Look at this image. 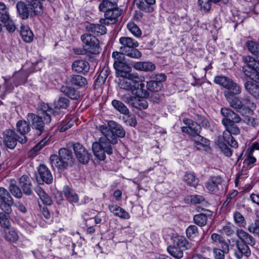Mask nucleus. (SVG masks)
Instances as JSON below:
<instances>
[{
  "label": "nucleus",
  "instance_id": "56",
  "mask_svg": "<svg viewBox=\"0 0 259 259\" xmlns=\"http://www.w3.org/2000/svg\"><path fill=\"white\" fill-rule=\"evenodd\" d=\"M198 5L201 11L208 12L211 8V2L210 0H198Z\"/></svg>",
  "mask_w": 259,
  "mask_h": 259
},
{
  "label": "nucleus",
  "instance_id": "33",
  "mask_svg": "<svg viewBox=\"0 0 259 259\" xmlns=\"http://www.w3.org/2000/svg\"><path fill=\"white\" fill-rule=\"evenodd\" d=\"M19 183L24 193L28 195L31 194V189L29 178L26 175H23L20 178Z\"/></svg>",
  "mask_w": 259,
  "mask_h": 259
},
{
  "label": "nucleus",
  "instance_id": "50",
  "mask_svg": "<svg viewBox=\"0 0 259 259\" xmlns=\"http://www.w3.org/2000/svg\"><path fill=\"white\" fill-rule=\"evenodd\" d=\"M108 75V71L107 69H103L101 71L100 73L98 75V77L96 79L95 82V84L98 86H100L104 84L106 80V78Z\"/></svg>",
  "mask_w": 259,
  "mask_h": 259
},
{
  "label": "nucleus",
  "instance_id": "17",
  "mask_svg": "<svg viewBox=\"0 0 259 259\" xmlns=\"http://www.w3.org/2000/svg\"><path fill=\"white\" fill-rule=\"evenodd\" d=\"M189 137L194 141L195 147L198 150L203 149L209 144V141L201 137L199 133L190 134Z\"/></svg>",
  "mask_w": 259,
  "mask_h": 259
},
{
  "label": "nucleus",
  "instance_id": "7",
  "mask_svg": "<svg viewBox=\"0 0 259 259\" xmlns=\"http://www.w3.org/2000/svg\"><path fill=\"white\" fill-rule=\"evenodd\" d=\"M141 81L136 74H128V75L121 77L117 80L118 87L126 91L134 93L138 87V82Z\"/></svg>",
  "mask_w": 259,
  "mask_h": 259
},
{
  "label": "nucleus",
  "instance_id": "43",
  "mask_svg": "<svg viewBox=\"0 0 259 259\" xmlns=\"http://www.w3.org/2000/svg\"><path fill=\"white\" fill-rule=\"evenodd\" d=\"M5 238L7 240L13 242L17 241L18 235L17 233L13 229H11V227H9V229H5Z\"/></svg>",
  "mask_w": 259,
  "mask_h": 259
},
{
  "label": "nucleus",
  "instance_id": "13",
  "mask_svg": "<svg viewBox=\"0 0 259 259\" xmlns=\"http://www.w3.org/2000/svg\"><path fill=\"white\" fill-rule=\"evenodd\" d=\"M18 136L15 132L12 130L5 131L3 134V141L5 146L10 149H14L18 141Z\"/></svg>",
  "mask_w": 259,
  "mask_h": 259
},
{
  "label": "nucleus",
  "instance_id": "59",
  "mask_svg": "<svg viewBox=\"0 0 259 259\" xmlns=\"http://www.w3.org/2000/svg\"><path fill=\"white\" fill-rule=\"evenodd\" d=\"M9 16L8 8L4 3L0 2V20H7Z\"/></svg>",
  "mask_w": 259,
  "mask_h": 259
},
{
  "label": "nucleus",
  "instance_id": "3",
  "mask_svg": "<svg viewBox=\"0 0 259 259\" xmlns=\"http://www.w3.org/2000/svg\"><path fill=\"white\" fill-rule=\"evenodd\" d=\"M50 160L53 167L64 169L72 166L74 159L71 151L66 148H61L59 151V156L52 155Z\"/></svg>",
  "mask_w": 259,
  "mask_h": 259
},
{
  "label": "nucleus",
  "instance_id": "41",
  "mask_svg": "<svg viewBox=\"0 0 259 259\" xmlns=\"http://www.w3.org/2000/svg\"><path fill=\"white\" fill-rule=\"evenodd\" d=\"M176 244L179 248H182L183 249H190L192 247V243L189 242L184 237L179 236L177 238Z\"/></svg>",
  "mask_w": 259,
  "mask_h": 259
},
{
  "label": "nucleus",
  "instance_id": "58",
  "mask_svg": "<svg viewBox=\"0 0 259 259\" xmlns=\"http://www.w3.org/2000/svg\"><path fill=\"white\" fill-rule=\"evenodd\" d=\"M0 224L2 227L6 229L10 227V222L8 216L4 212H0Z\"/></svg>",
  "mask_w": 259,
  "mask_h": 259
},
{
  "label": "nucleus",
  "instance_id": "14",
  "mask_svg": "<svg viewBox=\"0 0 259 259\" xmlns=\"http://www.w3.org/2000/svg\"><path fill=\"white\" fill-rule=\"evenodd\" d=\"M17 131L21 134V136L18 137V142L20 143H25L27 141V138L25 135L30 130V124L24 120H20L16 123Z\"/></svg>",
  "mask_w": 259,
  "mask_h": 259
},
{
  "label": "nucleus",
  "instance_id": "6",
  "mask_svg": "<svg viewBox=\"0 0 259 259\" xmlns=\"http://www.w3.org/2000/svg\"><path fill=\"white\" fill-rule=\"evenodd\" d=\"M111 143L106 138L101 137L99 142H94L92 145L93 152L99 160H103L105 158V153L108 155L112 154Z\"/></svg>",
  "mask_w": 259,
  "mask_h": 259
},
{
  "label": "nucleus",
  "instance_id": "35",
  "mask_svg": "<svg viewBox=\"0 0 259 259\" xmlns=\"http://www.w3.org/2000/svg\"><path fill=\"white\" fill-rule=\"evenodd\" d=\"M183 181L190 187H196L199 182V179L192 173H186Z\"/></svg>",
  "mask_w": 259,
  "mask_h": 259
},
{
  "label": "nucleus",
  "instance_id": "53",
  "mask_svg": "<svg viewBox=\"0 0 259 259\" xmlns=\"http://www.w3.org/2000/svg\"><path fill=\"white\" fill-rule=\"evenodd\" d=\"M234 226L233 224L228 223L226 225L223 226L220 230V232L227 236H231L234 233Z\"/></svg>",
  "mask_w": 259,
  "mask_h": 259
},
{
  "label": "nucleus",
  "instance_id": "63",
  "mask_svg": "<svg viewBox=\"0 0 259 259\" xmlns=\"http://www.w3.org/2000/svg\"><path fill=\"white\" fill-rule=\"evenodd\" d=\"M3 22L5 26H6L7 29L10 32H13L15 31L16 29V27L14 24V22L12 20H10V16H8V18L7 20H1Z\"/></svg>",
  "mask_w": 259,
  "mask_h": 259
},
{
  "label": "nucleus",
  "instance_id": "19",
  "mask_svg": "<svg viewBox=\"0 0 259 259\" xmlns=\"http://www.w3.org/2000/svg\"><path fill=\"white\" fill-rule=\"evenodd\" d=\"M232 92L227 91L225 93V97L230 106L237 110H241V100L236 96Z\"/></svg>",
  "mask_w": 259,
  "mask_h": 259
},
{
  "label": "nucleus",
  "instance_id": "1",
  "mask_svg": "<svg viewBox=\"0 0 259 259\" xmlns=\"http://www.w3.org/2000/svg\"><path fill=\"white\" fill-rule=\"evenodd\" d=\"M53 114V109L43 103L38 108L37 115L29 113L27 115V119L31 120L33 128L37 131V134L40 135L45 131V125L51 122V115Z\"/></svg>",
  "mask_w": 259,
  "mask_h": 259
},
{
  "label": "nucleus",
  "instance_id": "4",
  "mask_svg": "<svg viewBox=\"0 0 259 259\" xmlns=\"http://www.w3.org/2000/svg\"><path fill=\"white\" fill-rule=\"evenodd\" d=\"M17 8L20 17L23 19H26L29 16L39 15L42 13V5L41 3L33 0L28 2L26 4L19 2L17 4Z\"/></svg>",
  "mask_w": 259,
  "mask_h": 259
},
{
  "label": "nucleus",
  "instance_id": "46",
  "mask_svg": "<svg viewBox=\"0 0 259 259\" xmlns=\"http://www.w3.org/2000/svg\"><path fill=\"white\" fill-rule=\"evenodd\" d=\"M162 87V83L160 82V81H156V80L150 81L147 83V89L151 92H157L160 91Z\"/></svg>",
  "mask_w": 259,
  "mask_h": 259
},
{
  "label": "nucleus",
  "instance_id": "24",
  "mask_svg": "<svg viewBox=\"0 0 259 259\" xmlns=\"http://www.w3.org/2000/svg\"><path fill=\"white\" fill-rule=\"evenodd\" d=\"M72 69L76 72H82L83 74L87 73L90 69L89 63L84 60H76L72 65Z\"/></svg>",
  "mask_w": 259,
  "mask_h": 259
},
{
  "label": "nucleus",
  "instance_id": "22",
  "mask_svg": "<svg viewBox=\"0 0 259 259\" xmlns=\"http://www.w3.org/2000/svg\"><path fill=\"white\" fill-rule=\"evenodd\" d=\"M110 211L115 215L123 219H129L130 215L123 208L116 204H110L108 206Z\"/></svg>",
  "mask_w": 259,
  "mask_h": 259
},
{
  "label": "nucleus",
  "instance_id": "20",
  "mask_svg": "<svg viewBox=\"0 0 259 259\" xmlns=\"http://www.w3.org/2000/svg\"><path fill=\"white\" fill-rule=\"evenodd\" d=\"M222 182V179L219 176L211 177L209 180L205 183L206 188L210 192L216 193L219 190V186Z\"/></svg>",
  "mask_w": 259,
  "mask_h": 259
},
{
  "label": "nucleus",
  "instance_id": "42",
  "mask_svg": "<svg viewBox=\"0 0 259 259\" xmlns=\"http://www.w3.org/2000/svg\"><path fill=\"white\" fill-rule=\"evenodd\" d=\"M138 87L137 89L135 90L133 94L137 96L138 98H147L149 95V92L145 89H144L145 85L144 83H140L138 82Z\"/></svg>",
  "mask_w": 259,
  "mask_h": 259
},
{
  "label": "nucleus",
  "instance_id": "40",
  "mask_svg": "<svg viewBox=\"0 0 259 259\" xmlns=\"http://www.w3.org/2000/svg\"><path fill=\"white\" fill-rule=\"evenodd\" d=\"M112 105L121 114H127L130 112L127 107L120 101L114 100L112 102Z\"/></svg>",
  "mask_w": 259,
  "mask_h": 259
},
{
  "label": "nucleus",
  "instance_id": "9",
  "mask_svg": "<svg viewBox=\"0 0 259 259\" xmlns=\"http://www.w3.org/2000/svg\"><path fill=\"white\" fill-rule=\"evenodd\" d=\"M81 41L84 44V48L93 54L100 53V48L98 39L92 34L85 33L81 36Z\"/></svg>",
  "mask_w": 259,
  "mask_h": 259
},
{
  "label": "nucleus",
  "instance_id": "26",
  "mask_svg": "<svg viewBox=\"0 0 259 259\" xmlns=\"http://www.w3.org/2000/svg\"><path fill=\"white\" fill-rule=\"evenodd\" d=\"M103 24H90L86 26L85 29L87 31L92 32L95 34L103 35L106 33V28L103 25Z\"/></svg>",
  "mask_w": 259,
  "mask_h": 259
},
{
  "label": "nucleus",
  "instance_id": "31",
  "mask_svg": "<svg viewBox=\"0 0 259 259\" xmlns=\"http://www.w3.org/2000/svg\"><path fill=\"white\" fill-rule=\"evenodd\" d=\"M60 91L67 97L72 100H77L80 97V94L78 91L74 88L68 86H62L60 88Z\"/></svg>",
  "mask_w": 259,
  "mask_h": 259
},
{
  "label": "nucleus",
  "instance_id": "55",
  "mask_svg": "<svg viewBox=\"0 0 259 259\" xmlns=\"http://www.w3.org/2000/svg\"><path fill=\"white\" fill-rule=\"evenodd\" d=\"M132 107L140 110L145 109L148 108V103L145 100H141L137 98Z\"/></svg>",
  "mask_w": 259,
  "mask_h": 259
},
{
  "label": "nucleus",
  "instance_id": "64",
  "mask_svg": "<svg viewBox=\"0 0 259 259\" xmlns=\"http://www.w3.org/2000/svg\"><path fill=\"white\" fill-rule=\"evenodd\" d=\"M248 230L259 237V220H256L254 223L251 224L248 227Z\"/></svg>",
  "mask_w": 259,
  "mask_h": 259
},
{
  "label": "nucleus",
  "instance_id": "11",
  "mask_svg": "<svg viewBox=\"0 0 259 259\" xmlns=\"http://www.w3.org/2000/svg\"><path fill=\"white\" fill-rule=\"evenodd\" d=\"M13 199L8 191L3 187H0V208L6 214L12 212V206Z\"/></svg>",
  "mask_w": 259,
  "mask_h": 259
},
{
  "label": "nucleus",
  "instance_id": "15",
  "mask_svg": "<svg viewBox=\"0 0 259 259\" xmlns=\"http://www.w3.org/2000/svg\"><path fill=\"white\" fill-rule=\"evenodd\" d=\"M73 150L76 158L80 162L87 163L90 160V155L82 145L75 143L73 145Z\"/></svg>",
  "mask_w": 259,
  "mask_h": 259
},
{
  "label": "nucleus",
  "instance_id": "47",
  "mask_svg": "<svg viewBox=\"0 0 259 259\" xmlns=\"http://www.w3.org/2000/svg\"><path fill=\"white\" fill-rule=\"evenodd\" d=\"M122 117L123 122L127 125L131 126H135L137 124L136 116L134 114H124Z\"/></svg>",
  "mask_w": 259,
  "mask_h": 259
},
{
  "label": "nucleus",
  "instance_id": "51",
  "mask_svg": "<svg viewBox=\"0 0 259 259\" xmlns=\"http://www.w3.org/2000/svg\"><path fill=\"white\" fill-rule=\"evenodd\" d=\"M195 223L200 226H204L207 224V217L205 214L201 213L194 217Z\"/></svg>",
  "mask_w": 259,
  "mask_h": 259
},
{
  "label": "nucleus",
  "instance_id": "16",
  "mask_svg": "<svg viewBox=\"0 0 259 259\" xmlns=\"http://www.w3.org/2000/svg\"><path fill=\"white\" fill-rule=\"evenodd\" d=\"M121 10L115 7L112 10L107 11L105 13V19H101L100 23L108 25L113 24L116 22L117 18L121 15Z\"/></svg>",
  "mask_w": 259,
  "mask_h": 259
},
{
  "label": "nucleus",
  "instance_id": "60",
  "mask_svg": "<svg viewBox=\"0 0 259 259\" xmlns=\"http://www.w3.org/2000/svg\"><path fill=\"white\" fill-rule=\"evenodd\" d=\"M124 55H125V54L122 53L121 51L113 52L112 53V56L114 59L113 66L116 64V63L123 62L125 61Z\"/></svg>",
  "mask_w": 259,
  "mask_h": 259
},
{
  "label": "nucleus",
  "instance_id": "39",
  "mask_svg": "<svg viewBox=\"0 0 259 259\" xmlns=\"http://www.w3.org/2000/svg\"><path fill=\"white\" fill-rule=\"evenodd\" d=\"M223 139L224 141L233 148L238 147V143L235 139L232 136V134L226 129L223 133Z\"/></svg>",
  "mask_w": 259,
  "mask_h": 259
},
{
  "label": "nucleus",
  "instance_id": "49",
  "mask_svg": "<svg viewBox=\"0 0 259 259\" xmlns=\"http://www.w3.org/2000/svg\"><path fill=\"white\" fill-rule=\"evenodd\" d=\"M136 4L140 10L145 12L151 13L154 11L152 5H146L142 0H136Z\"/></svg>",
  "mask_w": 259,
  "mask_h": 259
},
{
  "label": "nucleus",
  "instance_id": "12",
  "mask_svg": "<svg viewBox=\"0 0 259 259\" xmlns=\"http://www.w3.org/2000/svg\"><path fill=\"white\" fill-rule=\"evenodd\" d=\"M221 111L225 117L222 121L223 124L237 123L241 121V118L239 115L230 109L222 108Z\"/></svg>",
  "mask_w": 259,
  "mask_h": 259
},
{
  "label": "nucleus",
  "instance_id": "44",
  "mask_svg": "<svg viewBox=\"0 0 259 259\" xmlns=\"http://www.w3.org/2000/svg\"><path fill=\"white\" fill-rule=\"evenodd\" d=\"M242 60L247 65L246 66L251 67L253 68H259V62L257 59H255L250 56H243Z\"/></svg>",
  "mask_w": 259,
  "mask_h": 259
},
{
  "label": "nucleus",
  "instance_id": "5",
  "mask_svg": "<svg viewBox=\"0 0 259 259\" xmlns=\"http://www.w3.org/2000/svg\"><path fill=\"white\" fill-rule=\"evenodd\" d=\"M119 42L121 45L120 51L124 53L126 56L133 58H140L142 53L135 48L139 46V43L128 37H121L119 39Z\"/></svg>",
  "mask_w": 259,
  "mask_h": 259
},
{
  "label": "nucleus",
  "instance_id": "25",
  "mask_svg": "<svg viewBox=\"0 0 259 259\" xmlns=\"http://www.w3.org/2000/svg\"><path fill=\"white\" fill-rule=\"evenodd\" d=\"M67 83L79 87H82L87 84L85 78L79 75H72L66 79Z\"/></svg>",
  "mask_w": 259,
  "mask_h": 259
},
{
  "label": "nucleus",
  "instance_id": "23",
  "mask_svg": "<svg viewBox=\"0 0 259 259\" xmlns=\"http://www.w3.org/2000/svg\"><path fill=\"white\" fill-rule=\"evenodd\" d=\"M38 175L43 182L47 184H50L52 182V175L49 169L45 165H40L39 166Z\"/></svg>",
  "mask_w": 259,
  "mask_h": 259
},
{
  "label": "nucleus",
  "instance_id": "37",
  "mask_svg": "<svg viewBox=\"0 0 259 259\" xmlns=\"http://www.w3.org/2000/svg\"><path fill=\"white\" fill-rule=\"evenodd\" d=\"M35 191L44 204L48 205L52 204L51 198L41 187H37L35 188Z\"/></svg>",
  "mask_w": 259,
  "mask_h": 259
},
{
  "label": "nucleus",
  "instance_id": "57",
  "mask_svg": "<svg viewBox=\"0 0 259 259\" xmlns=\"http://www.w3.org/2000/svg\"><path fill=\"white\" fill-rule=\"evenodd\" d=\"M69 100L64 97H60L58 101L55 102V108L58 109L66 108L69 105Z\"/></svg>",
  "mask_w": 259,
  "mask_h": 259
},
{
  "label": "nucleus",
  "instance_id": "30",
  "mask_svg": "<svg viewBox=\"0 0 259 259\" xmlns=\"http://www.w3.org/2000/svg\"><path fill=\"white\" fill-rule=\"evenodd\" d=\"M20 35L22 39L26 42H31L33 39V34L27 25L21 26Z\"/></svg>",
  "mask_w": 259,
  "mask_h": 259
},
{
  "label": "nucleus",
  "instance_id": "62",
  "mask_svg": "<svg viewBox=\"0 0 259 259\" xmlns=\"http://www.w3.org/2000/svg\"><path fill=\"white\" fill-rule=\"evenodd\" d=\"M204 200V199L202 196L197 195L189 196L187 198V201L188 202H190L193 204L200 203Z\"/></svg>",
  "mask_w": 259,
  "mask_h": 259
},
{
  "label": "nucleus",
  "instance_id": "10",
  "mask_svg": "<svg viewBox=\"0 0 259 259\" xmlns=\"http://www.w3.org/2000/svg\"><path fill=\"white\" fill-rule=\"evenodd\" d=\"M214 82L227 89L234 94H240L241 92L240 86L232 79L225 76H217L214 78Z\"/></svg>",
  "mask_w": 259,
  "mask_h": 259
},
{
  "label": "nucleus",
  "instance_id": "52",
  "mask_svg": "<svg viewBox=\"0 0 259 259\" xmlns=\"http://www.w3.org/2000/svg\"><path fill=\"white\" fill-rule=\"evenodd\" d=\"M9 191L15 197L20 198L22 196V193L20 189L13 182H11L9 186Z\"/></svg>",
  "mask_w": 259,
  "mask_h": 259
},
{
  "label": "nucleus",
  "instance_id": "18",
  "mask_svg": "<svg viewBox=\"0 0 259 259\" xmlns=\"http://www.w3.org/2000/svg\"><path fill=\"white\" fill-rule=\"evenodd\" d=\"M189 137L194 141L195 147L198 150L203 149L209 144V141L201 137L199 133L190 134Z\"/></svg>",
  "mask_w": 259,
  "mask_h": 259
},
{
  "label": "nucleus",
  "instance_id": "2",
  "mask_svg": "<svg viewBox=\"0 0 259 259\" xmlns=\"http://www.w3.org/2000/svg\"><path fill=\"white\" fill-rule=\"evenodd\" d=\"M236 234L241 241L237 240L235 242L236 247L234 252L235 256L238 259L242 258L243 256H249L251 251L247 244L250 246L255 245V239L242 229H238Z\"/></svg>",
  "mask_w": 259,
  "mask_h": 259
},
{
  "label": "nucleus",
  "instance_id": "21",
  "mask_svg": "<svg viewBox=\"0 0 259 259\" xmlns=\"http://www.w3.org/2000/svg\"><path fill=\"white\" fill-rule=\"evenodd\" d=\"M113 66L116 70L117 76H125L132 71L131 67L126 63L125 61L116 63Z\"/></svg>",
  "mask_w": 259,
  "mask_h": 259
},
{
  "label": "nucleus",
  "instance_id": "48",
  "mask_svg": "<svg viewBox=\"0 0 259 259\" xmlns=\"http://www.w3.org/2000/svg\"><path fill=\"white\" fill-rule=\"evenodd\" d=\"M241 109L248 110L255 107V104L252 102L249 97H245L241 100Z\"/></svg>",
  "mask_w": 259,
  "mask_h": 259
},
{
  "label": "nucleus",
  "instance_id": "29",
  "mask_svg": "<svg viewBox=\"0 0 259 259\" xmlns=\"http://www.w3.org/2000/svg\"><path fill=\"white\" fill-rule=\"evenodd\" d=\"M133 67L138 70L152 71L155 69V65L149 62H138L134 64Z\"/></svg>",
  "mask_w": 259,
  "mask_h": 259
},
{
  "label": "nucleus",
  "instance_id": "54",
  "mask_svg": "<svg viewBox=\"0 0 259 259\" xmlns=\"http://www.w3.org/2000/svg\"><path fill=\"white\" fill-rule=\"evenodd\" d=\"M128 29L135 36L139 37L141 36L142 32L139 27L134 22L128 23L127 25Z\"/></svg>",
  "mask_w": 259,
  "mask_h": 259
},
{
  "label": "nucleus",
  "instance_id": "27",
  "mask_svg": "<svg viewBox=\"0 0 259 259\" xmlns=\"http://www.w3.org/2000/svg\"><path fill=\"white\" fill-rule=\"evenodd\" d=\"M244 88L250 94L259 99V85L249 80L244 83Z\"/></svg>",
  "mask_w": 259,
  "mask_h": 259
},
{
  "label": "nucleus",
  "instance_id": "34",
  "mask_svg": "<svg viewBox=\"0 0 259 259\" xmlns=\"http://www.w3.org/2000/svg\"><path fill=\"white\" fill-rule=\"evenodd\" d=\"M64 194L65 197L70 202L76 203L79 200L77 194L68 186L64 187Z\"/></svg>",
  "mask_w": 259,
  "mask_h": 259
},
{
  "label": "nucleus",
  "instance_id": "45",
  "mask_svg": "<svg viewBox=\"0 0 259 259\" xmlns=\"http://www.w3.org/2000/svg\"><path fill=\"white\" fill-rule=\"evenodd\" d=\"M167 251L170 255L177 258H181L183 256V251L178 246H168Z\"/></svg>",
  "mask_w": 259,
  "mask_h": 259
},
{
  "label": "nucleus",
  "instance_id": "36",
  "mask_svg": "<svg viewBox=\"0 0 259 259\" xmlns=\"http://www.w3.org/2000/svg\"><path fill=\"white\" fill-rule=\"evenodd\" d=\"M183 121L185 124L189 126V128L190 130L189 136L190 135V134L200 133L201 130V127L197 122H194L188 118L184 119Z\"/></svg>",
  "mask_w": 259,
  "mask_h": 259
},
{
  "label": "nucleus",
  "instance_id": "38",
  "mask_svg": "<svg viewBox=\"0 0 259 259\" xmlns=\"http://www.w3.org/2000/svg\"><path fill=\"white\" fill-rule=\"evenodd\" d=\"M229 252V247L226 248L214 247L213 248V253L215 259H225V254Z\"/></svg>",
  "mask_w": 259,
  "mask_h": 259
},
{
  "label": "nucleus",
  "instance_id": "8",
  "mask_svg": "<svg viewBox=\"0 0 259 259\" xmlns=\"http://www.w3.org/2000/svg\"><path fill=\"white\" fill-rule=\"evenodd\" d=\"M108 126L101 125L100 131L103 135V138H106L109 142L115 145L117 143V139L114 133L122 126L114 121L110 120L108 122Z\"/></svg>",
  "mask_w": 259,
  "mask_h": 259
},
{
  "label": "nucleus",
  "instance_id": "28",
  "mask_svg": "<svg viewBox=\"0 0 259 259\" xmlns=\"http://www.w3.org/2000/svg\"><path fill=\"white\" fill-rule=\"evenodd\" d=\"M211 240L212 243L215 245V247L225 248L229 247L228 244L226 242L223 237L217 233H212L211 235Z\"/></svg>",
  "mask_w": 259,
  "mask_h": 259
},
{
  "label": "nucleus",
  "instance_id": "32",
  "mask_svg": "<svg viewBox=\"0 0 259 259\" xmlns=\"http://www.w3.org/2000/svg\"><path fill=\"white\" fill-rule=\"evenodd\" d=\"M118 0H102L99 6L100 11L107 12L117 7Z\"/></svg>",
  "mask_w": 259,
  "mask_h": 259
},
{
  "label": "nucleus",
  "instance_id": "61",
  "mask_svg": "<svg viewBox=\"0 0 259 259\" xmlns=\"http://www.w3.org/2000/svg\"><path fill=\"white\" fill-rule=\"evenodd\" d=\"M198 234V229L195 225H191L186 230L187 236L189 238H194Z\"/></svg>",
  "mask_w": 259,
  "mask_h": 259
}]
</instances>
